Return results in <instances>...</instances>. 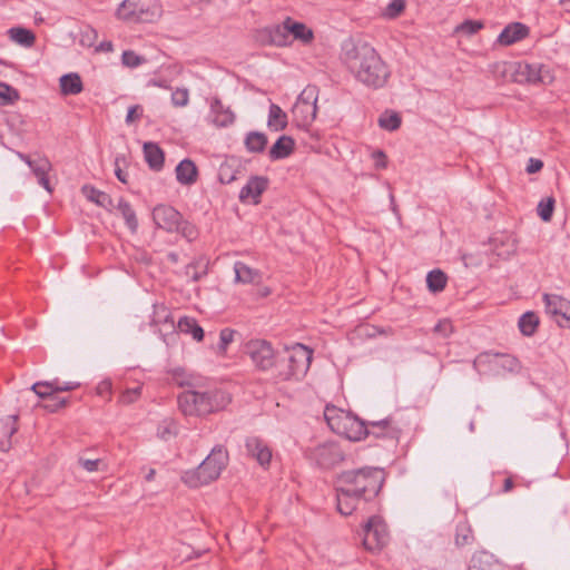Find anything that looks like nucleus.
Segmentation results:
<instances>
[{
	"mask_svg": "<svg viewBox=\"0 0 570 570\" xmlns=\"http://www.w3.org/2000/svg\"><path fill=\"white\" fill-rule=\"evenodd\" d=\"M446 282V275L440 269L431 271L426 276L428 288L433 293L442 292Z\"/></svg>",
	"mask_w": 570,
	"mask_h": 570,
	"instance_id": "nucleus-40",
	"label": "nucleus"
},
{
	"mask_svg": "<svg viewBox=\"0 0 570 570\" xmlns=\"http://www.w3.org/2000/svg\"><path fill=\"white\" fill-rule=\"evenodd\" d=\"M141 115H142V109L140 106H131L128 109L126 122L131 124L135 120L139 119L141 117Z\"/></svg>",
	"mask_w": 570,
	"mask_h": 570,
	"instance_id": "nucleus-53",
	"label": "nucleus"
},
{
	"mask_svg": "<svg viewBox=\"0 0 570 570\" xmlns=\"http://www.w3.org/2000/svg\"><path fill=\"white\" fill-rule=\"evenodd\" d=\"M554 209V198L547 197L538 204V215L543 222H550Z\"/></svg>",
	"mask_w": 570,
	"mask_h": 570,
	"instance_id": "nucleus-45",
	"label": "nucleus"
},
{
	"mask_svg": "<svg viewBox=\"0 0 570 570\" xmlns=\"http://www.w3.org/2000/svg\"><path fill=\"white\" fill-rule=\"evenodd\" d=\"M67 403L68 400L59 394H37V401L33 406L53 413L65 407Z\"/></svg>",
	"mask_w": 570,
	"mask_h": 570,
	"instance_id": "nucleus-24",
	"label": "nucleus"
},
{
	"mask_svg": "<svg viewBox=\"0 0 570 570\" xmlns=\"http://www.w3.org/2000/svg\"><path fill=\"white\" fill-rule=\"evenodd\" d=\"M307 456L321 469H332L344 460V452L335 442H325L307 451Z\"/></svg>",
	"mask_w": 570,
	"mask_h": 570,
	"instance_id": "nucleus-11",
	"label": "nucleus"
},
{
	"mask_svg": "<svg viewBox=\"0 0 570 570\" xmlns=\"http://www.w3.org/2000/svg\"><path fill=\"white\" fill-rule=\"evenodd\" d=\"M171 381L176 387L200 389L204 386V379L186 373L181 368H177L171 374Z\"/></svg>",
	"mask_w": 570,
	"mask_h": 570,
	"instance_id": "nucleus-25",
	"label": "nucleus"
},
{
	"mask_svg": "<svg viewBox=\"0 0 570 570\" xmlns=\"http://www.w3.org/2000/svg\"><path fill=\"white\" fill-rule=\"evenodd\" d=\"M268 179L262 176H253L240 189L239 200L246 204L257 205L261 202V195L266 190Z\"/></svg>",
	"mask_w": 570,
	"mask_h": 570,
	"instance_id": "nucleus-18",
	"label": "nucleus"
},
{
	"mask_svg": "<svg viewBox=\"0 0 570 570\" xmlns=\"http://www.w3.org/2000/svg\"><path fill=\"white\" fill-rule=\"evenodd\" d=\"M176 327L180 333L190 335L197 342H202L204 340V330L193 317L184 316L179 318Z\"/></svg>",
	"mask_w": 570,
	"mask_h": 570,
	"instance_id": "nucleus-34",
	"label": "nucleus"
},
{
	"mask_svg": "<svg viewBox=\"0 0 570 570\" xmlns=\"http://www.w3.org/2000/svg\"><path fill=\"white\" fill-rule=\"evenodd\" d=\"M288 125L287 114L276 104H271L267 117V127L272 131H282Z\"/></svg>",
	"mask_w": 570,
	"mask_h": 570,
	"instance_id": "nucleus-27",
	"label": "nucleus"
},
{
	"mask_svg": "<svg viewBox=\"0 0 570 570\" xmlns=\"http://www.w3.org/2000/svg\"><path fill=\"white\" fill-rule=\"evenodd\" d=\"M385 480L379 468H363L341 473L336 481L337 510L343 515L352 514L361 504L374 499Z\"/></svg>",
	"mask_w": 570,
	"mask_h": 570,
	"instance_id": "nucleus-1",
	"label": "nucleus"
},
{
	"mask_svg": "<svg viewBox=\"0 0 570 570\" xmlns=\"http://www.w3.org/2000/svg\"><path fill=\"white\" fill-rule=\"evenodd\" d=\"M39 185H41L49 194L52 193V186L50 185V181L48 179V175L41 177L38 179Z\"/></svg>",
	"mask_w": 570,
	"mask_h": 570,
	"instance_id": "nucleus-58",
	"label": "nucleus"
},
{
	"mask_svg": "<svg viewBox=\"0 0 570 570\" xmlns=\"http://www.w3.org/2000/svg\"><path fill=\"white\" fill-rule=\"evenodd\" d=\"M435 331L436 332H441L443 333L444 335H448L449 333L452 332V325L449 321H441L439 322V324L435 326Z\"/></svg>",
	"mask_w": 570,
	"mask_h": 570,
	"instance_id": "nucleus-56",
	"label": "nucleus"
},
{
	"mask_svg": "<svg viewBox=\"0 0 570 570\" xmlns=\"http://www.w3.org/2000/svg\"><path fill=\"white\" fill-rule=\"evenodd\" d=\"M155 224L167 232H174L178 228L181 216L171 206L158 205L153 210Z\"/></svg>",
	"mask_w": 570,
	"mask_h": 570,
	"instance_id": "nucleus-16",
	"label": "nucleus"
},
{
	"mask_svg": "<svg viewBox=\"0 0 570 570\" xmlns=\"http://www.w3.org/2000/svg\"><path fill=\"white\" fill-rule=\"evenodd\" d=\"M502 76L520 85L548 86L554 81L553 71L548 66L538 62H503Z\"/></svg>",
	"mask_w": 570,
	"mask_h": 570,
	"instance_id": "nucleus-5",
	"label": "nucleus"
},
{
	"mask_svg": "<svg viewBox=\"0 0 570 570\" xmlns=\"http://www.w3.org/2000/svg\"><path fill=\"white\" fill-rule=\"evenodd\" d=\"M515 253V244L514 242L511 243L510 249L507 253L498 252L499 256H510L511 254Z\"/></svg>",
	"mask_w": 570,
	"mask_h": 570,
	"instance_id": "nucleus-62",
	"label": "nucleus"
},
{
	"mask_svg": "<svg viewBox=\"0 0 570 570\" xmlns=\"http://www.w3.org/2000/svg\"><path fill=\"white\" fill-rule=\"evenodd\" d=\"M13 91L8 85L0 83V101L1 102H9L11 100V94Z\"/></svg>",
	"mask_w": 570,
	"mask_h": 570,
	"instance_id": "nucleus-55",
	"label": "nucleus"
},
{
	"mask_svg": "<svg viewBox=\"0 0 570 570\" xmlns=\"http://www.w3.org/2000/svg\"><path fill=\"white\" fill-rule=\"evenodd\" d=\"M155 474H156V471H155L154 469H150V470L148 471L147 475H146V480H147V481H151V480H154Z\"/></svg>",
	"mask_w": 570,
	"mask_h": 570,
	"instance_id": "nucleus-63",
	"label": "nucleus"
},
{
	"mask_svg": "<svg viewBox=\"0 0 570 570\" xmlns=\"http://www.w3.org/2000/svg\"><path fill=\"white\" fill-rule=\"evenodd\" d=\"M546 313L552 316L560 326H570V301L557 294H544Z\"/></svg>",
	"mask_w": 570,
	"mask_h": 570,
	"instance_id": "nucleus-15",
	"label": "nucleus"
},
{
	"mask_svg": "<svg viewBox=\"0 0 570 570\" xmlns=\"http://www.w3.org/2000/svg\"><path fill=\"white\" fill-rule=\"evenodd\" d=\"M161 14V4L156 0H124L116 10V17L125 22L150 23Z\"/></svg>",
	"mask_w": 570,
	"mask_h": 570,
	"instance_id": "nucleus-8",
	"label": "nucleus"
},
{
	"mask_svg": "<svg viewBox=\"0 0 570 570\" xmlns=\"http://www.w3.org/2000/svg\"><path fill=\"white\" fill-rule=\"evenodd\" d=\"M518 325L523 335L531 336L538 328L539 317L533 312H527L519 318Z\"/></svg>",
	"mask_w": 570,
	"mask_h": 570,
	"instance_id": "nucleus-38",
	"label": "nucleus"
},
{
	"mask_svg": "<svg viewBox=\"0 0 570 570\" xmlns=\"http://www.w3.org/2000/svg\"><path fill=\"white\" fill-rule=\"evenodd\" d=\"M17 155L31 168L37 179L48 175L52 169V165L47 158L40 157L37 159H31L29 156L21 153H18Z\"/></svg>",
	"mask_w": 570,
	"mask_h": 570,
	"instance_id": "nucleus-32",
	"label": "nucleus"
},
{
	"mask_svg": "<svg viewBox=\"0 0 570 570\" xmlns=\"http://www.w3.org/2000/svg\"><path fill=\"white\" fill-rule=\"evenodd\" d=\"M112 209H117L119 212V214L125 219L126 225L132 233L137 230L138 220L136 217V213L127 200H125L124 198H119L117 200V204L112 203L111 210Z\"/></svg>",
	"mask_w": 570,
	"mask_h": 570,
	"instance_id": "nucleus-33",
	"label": "nucleus"
},
{
	"mask_svg": "<svg viewBox=\"0 0 570 570\" xmlns=\"http://www.w3.org/2000/svg\"><path fill=\"white\" fill-rule=\"evenodd\" d=\"M61 94L65 96L78 95L82 91L83 85L81 78L76 72L63 75L59 79Z\"/></svg>",
	"mask_w": 570,
	"mask_h": 570,
	"instance_id": "nucleus-30",
	"label": "nucleus"
},
{
	"mask_svg": "<svg viewBox=\"0 0 570 570\" xmlns=\"http://www.w3.org/2000/svg\"><path fill=\"white\" fill-rule=\"evenodd\" d=\"M474 540L473 531L468 524L456 527L455 543L459 547L471 544Z\"/></svg>",
	"mask_w": 570,
	"mask_h": 570,
	"instance_id": "nucleus-44",
	"label": "nucleus"
},
{
	"mask_svg": "<svg viewBox=\"0 0 570 570\" xmlns=\"http://www.w3.org/2000/svg\"><path fill=\"white\" fill-rule=\"evenodd\" d=\"M286 353V361L291 364V368L295 376L301 381L305 377L311 366L313 351L309 347L297 343L291 348H287Z\"/></svg>",
	"mask_w": 570,
	"mask_h": 570,
	"instance_id": "nucleus-14",
	"label": "nucleus"
},
{
	"mask_svg": "<svg viewBox=\"0 0 570 570\" xmlns=\"http://www.w3.org/2000/svg\"><path fill=\"white\" fill-rule=\"evenodd\" d=\"M81 193L89 202L95 203L107 210H111L112 199L108 194L89 185L82 186Z\"/></svg>",
	"mask_w": 570,
	"mask_h": 570,
	"instance_id": "nucleus-31",
	"label": "nucleus"
},
{
	"mask_svg": "<svg viewBox=\"0 0 570 570\" xmlns=\"http://www.w3.org/2000/svg\"><path fill=\"white\" fill-rule=\"evenodd\" d=\"M267 137L259 131H250L245 138V146L250 153H261L265 149Z\"/></svg>",
	"mask_w": 570,
	"mask_h": 570,
	"instance_id": "nucleus-37",
	"label": "nucleus"
},
{
	"mask_svg": "<svg viewBox=\"0 0 570 570\" xmlns=\"http://www.w3.org/2000/svg\"><path fill=\"white\" fill-rule=\"evenodd\" d=\"M317 88L307 86L292 108L293 120L298 127L309 126L316 118Z\"/></svg>",
	"mask_w": 570,
	"mask_h": 570,
	"instance_id": "nucleus-10",
	"label": "nucleus"
},
{
	"mask_svg": "<svg viewBox=\"0 0 570 570\" xmlns=\"http://www.w3.org/2000/svg\"><path fill=\"white\" fill-rule=\"evenodd\" d=\"M295 147V141L289 136H281L269 149V157L273 160L288 157Z\"/></svg>",
	"mask_w": 570,
	"mask_h": 570,
	"instance_id": "nucleus-28",
	"label": "nucleus"
},
{
	"mask_svg": "<svg viewBox=\"0 0 570 570\" xmlns=\"http://www.w3.org/2000/svg\"><path fill=\"white\" fill-rule=\"evenodd\" d=\"M274 377L278 382H292L298 381L295 376L293 370L291 368V364L286 361V358L275 362V373Z\"/></svg>",
	"mask_w": 570,
	"mask_h": 570,
	"instance_id": "nucleus-41",
	"label": "nucleus"
},
{
	"mask_svg": "<svg viewBox=\"0 0 570 570\" xmlns=\"http://www.w3.org/2000/svg\"><path fill=\"white\" fill-rule=\"evenodd\" d=\"M372 158L374 160L375 168L384 169L387 166L386 155L382 150H375L372 153Z\"/></svg>",
	"mask_w": 570,
	"mask_h": 570,
	"instance_id": "nucleus-51",
	"label": "nucleus"
},
{
	"mask_svg": "<svg viewBox=\"0 0 570 570\" xmlns=\"http://www.w3.org/2000/svg\"><path fill=\"white\" fill-rule=\"evenodd\" d=\"M483 28V23L478 20H465L459 26L455 27L456 33H463L465 36H472L475 35L478 31H480Z\"/></svg>",
	"mask_w": 570,
	"mask_h": 570,
	"instance_id": "nucleus-47",
	"label": "nucleus"
},
{
	"mask_svg": "<svg viewBox=\"0 0 570 570\" xmlns=\"http://www.w3.org/2000/svg\"><path fill=\"white\" fill-rule=\"evenodd\" d=\"M559 2H560L561 4H566V3H569V2H570V0H559Z\"/></svg>",
	"mask_w": 570,
	"mask_h": 570,
	"instance_id": "nucleus-64",
	"label": "nucleus"
},
{
	"mask_svg": "<svg viewBox=\"0 0 570 570\" xmlns=\"http://www.w3.org/2000/svg\"><path fill=\"white\" fill-rule=\"evenodd\" d=\"M529 33V28L520 22L508 24L498 37V42L502 46H510L524 39Z\"/></svg>",
	"mask_w": 570,
	"mask_h": 570,
	"instance_id": "nucleus-21",
	"label": "nucleus"
},
{
	"mask_svg": "<svg viewBox=\"0 0 570 570\" xmlns=\"http://www.w3.org/2000/svg\"><path fill=\"white\" fill-rule=\"evenodd\" d=\"M247 454L257 461V463L267 468L272 460V449L266 441L258 436H248L245 442Z\"/></svg>",
	"mask_w": 570,
	"mask_h": 570,
	"instance_id": "nucleus-17",
	"label": "nucleus"
},
{
	"mask_svg": "<svg viewBox=\"0 0 570 570\" xmlns=\"http://www.w3.org/2000/svg\"><path fill=\"white\" fill-rule=\"evenodd\" d=\"M228 460L227 450L223 445H216L196 469L183 473L181 481L189 488L207 485L220 476Z\"/></svg>",
	"mask_w": 570,
	"mask_h": 570,
	"instance_id": "nucleus-4",
	"label": "nucleus"
},
{
	"mask_svg": "<svg viewBox=\"0 0 570 570\" xmlns=\"http://www.w3.org/2000/svg\"><path fill=\"white\" fill-rule=\"evenodd\" d=\"M389 540L387 528L384 521L379 517L368 519L364 527L363 544L370 551L380 550Z\"/></svg>",
	"mask_w": 570,
	"mask_h": 570,
	"instance_id": "nucleus-13",
	"label": "nucleus"
},
{
	"mask_svg": "<svg viewBox=\"0 0 570 570\" xmlns=\"http://www.w3.org/2000/svg\"><path fill=\"white\" fill-rule=\"evenodd\" d=\"M324 417L331 430L350 441H361L367 435L394 436L399 429L393 425L391 419L377 421H363L351 411L343 410L335 405H326Z\"/></svg>",
	"mask_w": 570,
	"mask_h": 570,
	"instance_id": "nucleus-3",
	"label": "nucleus"
},
{
	"mask_svg": "<svg viewBox=\"0 0 570 570\" xmlns=\"http://www.w3.org/2000/svg\"><path fill=\"white\" fill-rule=\"evenodd\" d=\"M17 415L0 420V451L7 452L12 446V435L18 431Z\"/></svg>",
	"mask_w": 570,
	"mask_h": 570,
	"instance_id": "nucleus-22",
	"label": "nucleus"
},
{
	"mask_svg": "<svg viewBox=\"0 0 570 570\" xmlns=\"http://www.w3.org/2000/svg\"><path fill=\"white\" fill-rule=\"evenodd\" d=\"M234 272L236 283L255 284L262 278L261 273L257 269H254L242 262L235 263Z\"/></svg>",
	"mask_w": 570,
	"mask_h": 570,
	"instance_id": "nucleus-29",
	"label": "nucleus"
},
{
	"mask_svg": "<svg viewBox=\"0 0 570 570\" xmlns=\"http://www.w3.org/2000/svg\"><path fill=\"white\" fill-rule=\"evenodd\" d=\"M245 353L254 365L266 371L275 365V352L271 343L265 340H252L245 345Z\"/></svg>",
	"mask_w": 570,
	"mask_h": 570,
	"instance_id": "nucleus-12",
	"label": "nucleus"
},
{
	"mask_svg": "<svg viewBox=\"0 0 570 570\" xmlns=\"http://www.w3.org/2000/svg\"><path fill=\"white\" fill-rule=\"evenodd\" d=\"M474 368L480 374L501 375L505 372H518L520 362L517 357L509 354L481 353L474 362Z\"/></svg>",
	"mask_w": 570,
	"mask_h": 570,
	"instance_id": "nucleus-9",
	"label": "nucleus"
},
{
	"mask_svg": "<svg viewBox=\"0 0 570 570\" xmlns=\"http://www.w3.org/2000/svg\"><path fill=\"white\" fill-rule=\"evenodd\" d=\"M78 463L88 472H95V471H98L99 469V463H100V460L96 459V460H90V459H83V458H80L78 460Z\"/></svg>",
	"mask_w": 570,
	"mask_h": 570,
	"instance_id": "nucleus-52",
	"label": "nucleus"
},
{
	"mask_svg": "<svg viewBox=\"0 0 570 570\" xmlns=\"http://www.w3.org/2000/svg\"><path fill=\"white\" fill-rule=\"evenodd\" d=\"M230 403L229 394H178L177 404L186 416H204Z\"/></svg>",
	"mask_w": 570,
	"mask_h": 570,
	"instance_id": "nucleus-7",
	"label": "nucleus"
},
{
	"mask_svg": "<svg viewBox=\"0 0 570 570\" xmlns=\"http://www.w3.org/2000/svg\"><path fill=\"white\" fill-rule=\"evenodd\" d=\"M111 387H112L111 381L104 380L99 383V385L97 387V392H108L111 390Z\"/></svg>",
	"mask_w": 570,
	"mask_h": 570,
	"instance_id": "nucleus-57",
	"label": "nucleus"
},
{
	"mask_svg": "<svg viewBox=\"0 0 570 570\" xmlns=\"http://www.w3.org/2000/svg\"><path fill=\"white\" fill-rule=\"evenodd\" d=\"M189 101V92L186 88H177L171 94V102L176 107H185Z\"/></svg>",
	"mask_w": 570,
	"mask_h": 570,
	"instance_id": "nucleus-50",
	"label": "nucleus"
},
{
	"mask_svg": "<svg viewBox=\"0 0 570 570\" xmlns=\"http://www.w3.org/2000/svg\"><path fill=\"white\" fill-rule=\"evenodd\" d=\"M271 43L277 47L291 46L294 41L309 46L314 41V31L306 23L286 17L281 23L266 29Z\"/></svg>",
	"mask_w": 570,
	"mask_h": 570,
	"instance_id": "nucleus-6",
	"label": "nucleus"
},
{
	"mask_svg": "<svg viewBox=\"0 0 570 570\" xmlns=\"http://www.w3.org/2000/svg\"><path fill=\"white\" fill-rule=\"evenodd\" d=\"M405 8V0H392L385 8L383 14L386 18L393 19L400 16Z\"/></svg>",
	"mask_w": 570,
	"mask_h": 570,
	"instance_id": "nucleus-48",
	"label": "nucleus"
},
{
	"mask_svg": "<svg viewBox=\"0 0 570 570\" xmlns=\"http://www.w3.org/2000/svg\"><path fill=\"white\" fill-rule=\"evenodd\" d=\"M469 570H507V568L494 556L482 551L472 557Z\"/></svg>",
	"mask_w": 570,
	"mask_h": 570,
	"instance_id": "nucleus-23",
	"label": "nucleus"
},
{
	"mask_svg": "<svg viewBox=\"0 0 570 570\" xmlns=\"http://www.w3.org/2000/svg\"><path fill=\"white\" fill-rule=\"evenodd\" d=\"M100 49L104 50V51H112L114 50V46H112V42L111 41H104L100 43Z\"/></svg>",
	"mask_w": 570,
	"mask_h": 570,
	"instance_id": "nucleus-60",
	"label": "nucleus"
},
{
	"mask_svg": "<svg viewBox=\"0 0 570 570\" xmlns=\"http://www.w3.org/2000/svg\"><path fill=\"white\" fill-rule=\"evenodd\" d=\"M236 116L230 107L225 106L217 97L210 100L209 121L216 127H228L234 124Z\"/></svg>",
	"mask_w": 570,
	"mask_h": 570,
	"instance_id": "nucleus-19",
	"label": "nucleus"
},
{
	"mask_svg": "<svg viewBox=\"0 0 570 570\" xmlns=\"http://www.w3.org/2000/svg\"><path fill=\"white\" fill-rule=\"evenodd\" d=\"M543 163L537 158H530L527 165V173L534 174L542 169Z\"/></svg>",
	"mask_w": 570,
	"mask_h": 570,
	"instance_id": "nucleus-54",
	"label": "nucleus"
},
{
	"mask_svg": "<svg viewBox=\"0 0 570 570\" xmlns=\"http://www.w3.org/2000/svg\"><path fill=\"white\" fill-rule=\"evenodd\" d=\"M197 176V167L190 159L181 160L176 167V178L181 185H193Z\"/></svg>",
	"mask_w": 570,
	"mask_h": 570,
	"instance_id": "nucleus-26",
	"label": "nucleus"
},
{
	"mask_svg": "<svg viewBox=\"0 0 570 570\" xmlns=\"http://www.w3.org/2000/svg\"><path fill=\"white\" fill-rule=\"evenodd\" d=\"M150 325L157 328L159 334L163 336V341L167 343L166 336L163 334V330L174 332L176 326L171 313L164 304H155L153 306V314Z\"/></svg>",
	"mask_w": 570,
	"mask_h": 570,
	"instance_id": "nucleus-20",
	"label": "nucleus"
},
{
	"mask_svg": "<svg viewBox=\"0 0 570 570\" xmlns=\"http://www.w3.org/2000/svg\"><path fill=\"white\" fill-rule=\"evenodd\" d=\"M8 35L11 41L24 48H30L36 42V35L31 30L22 27L9 29Z\"/></svg>",
	"mask_w": 570,
	"mask_h": 570,
	"instance_id": "nucleus-36",
	"label": "nucleus"
},
{
	"mask_svg": "<svg viewBox=\"0 0 570 570\" xmlns=\"http://www.w3.org/2000/svg\"><path fill=\"white\" fill-rule=\"evenodd\" d=\"M379 126L384 130L394 131L401 126V117L395 111L386 110L379 117Z\"/></svg>",
	"mask_w": 570,
	"mask_h": 570,
	"instance_id": "nucleus-43",
	"label": "nucleus"
},
{
	"mask_svg": "<svg viewBox=\"0 0 570 570\" xmlns=\"http://www.w3.org/2000/svg\"><path fill=\"white\" fill-rule=\"evenodd\" d=\"M46 387L49 389L50 392H70L72 390H77L80 387V384L77 382H68L65 385H59L57 381H43L36 382L31 385V390L37 392V389Z\"/></svg>",
	"mask_w": 570,
	"mask_h": 570,
	"instance_id": "nucleus-39",
	"label": "nucleus"
},
{
	"mask_svg": "<svg viewBox=\"0 0 570 570\" xmlns=\"http://www.w3.org/2000/svg\"><path fill=\"white\" fill-rule=\"evenodd\" d=\"M146 62V58L132 50H126L121 55V63L127 68H137Z\"/></svg>",
	"mask_w": 570,
	"mask_h": 570,
	"instance_id": "nucleus-46",
	"label": "nucleus"
},
{
	"mask_svg": "<svg viewBox=\"0 0 570 570\" xmlns=\"http://www.w3.org/2000/svg\"><path fill=\"white\" fill-rule=\"evenodd\" d=\"M235 332L230 328H223L219 333L218 353L224 355L227 346L233 342Z\"/></svg>",
	"mask_w": 570,
	"mask_h": 570,
	"instance_id": "nucleus-49",
	"label": "nucleus"
},
{
	"mask_svg": "<svg viewBox=\"0 0 570 570\" xmlns=\"http://www.w3.org/2000/svg\"><path fill=\"white\" fill-rule=\"evenodd\" d=\"M178 434V425L173 419L163 420L157 428V436L163 441H169Z\"/></svg>",
	"mask_w": 570,
	"mask_h": 570,
	"instance_id": "nucleus-42",
	"label": "nucleus"
},
{
	"mask_svg": "<svg viewBox=\"0 0 570 570\" xmlns=\"http://www.w3.org/2000/svg\"><path fill=\"white\" fill-rule=\"evenodd\" d=\"M513 488V481L511 478H507L503 483V492H509Z\"/></svg>",
	"mask_w": 570,
	"mask_h": 570,
	"instance_id": "nucleus-61",
	"label": "nucleus"
},
{
	"mask_svg": "<svg viewBox=\"0 0 570 570\" xmlns=\"http://www.w3.org/2000/svg\"><path fill=\"white\" fill-rule=\"evenodd\" d=\"M145 159L149 167L155 170H160L164 165V153L157 144L145 142L144 144Z\"/></svg>",
	"mask_w": 570,
	"mask_h": 570,
	"instance_id": "nucleus-35",
	"label": "nucleus"
},
{
	"mask_svg": "<svg viewBox=\"0 0 570 570\" xmlns=\"http://www.w3.org/2000/svg\"><path fill=\"white\" fill-rule=\"evenodd\" d=\"M115 173H116L117 178L120 181H122V183L127 181L125 175L122 174V170L118 167V158L116 159V170H115Z\"/></svg>",
	"mask_w": 570,
	"mask_h": 570,
	"instance_id": "nucleus-59",
	"label": "nucleus"
},
{
	"mask_svg": "<svg viewBox=\"0 0 570 570\" xmlns=\"http://www.w3.org/2000/svg\"><path fill=\"white\" fill-rule=\"evenodd\" d=\"M342 59L354 78L364 86L377 89L387 82L390 70L368 43H345Z\"/></svg>",
	"mask_w": 570,
	"mask_h": 570,
	"instance_id": "nucleus-2",
	"label": "nucleus"
}]
</instances>
